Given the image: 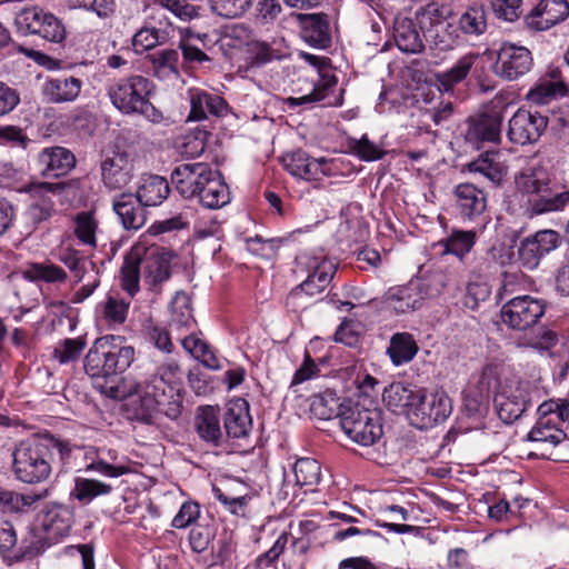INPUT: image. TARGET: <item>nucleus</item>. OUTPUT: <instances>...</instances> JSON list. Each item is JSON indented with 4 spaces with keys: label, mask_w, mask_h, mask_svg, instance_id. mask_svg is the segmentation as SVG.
I'll return each mask as SVG.
<instances>
[{
    "label": "nucleus",
    "mask_w": 569,
    "mask_h": 569,
    "mask_svg": "<svg viewBox=\"0 0 569 569\" xmlns=\"http://www.w3.org/2000/svg\"><path fill=\"white\" fill-rule=\"evenodd\" d=\"M178 370L179 366L173 360H167L136 383L133 397L138 403V419L149 423L154 413L170 419L180 416L181 396L176 387Z\"/></svg>",
    "instance_id": "f257e3e1"
},
{
    "label": "nucleus",
    "mask_w": 569,
    "mask_h": 569,
    "mask_svg": "<svg viewBox=\"0 0 569 569\" xmlns=\"http://www.w3.org/2000/svg\"><path fill=\"white\" fill-rule=\"evenodd\" d=\"M70 457V445L59 438L47 436L28 439L14 448L12 470L21 482L41 483L50 477L56 466L61 470Z\"/></svg>",
    "instance_id": "f03ea898"
},
{
    "label": "nucleus",
    "mask_w": 569,
    "mask_h": 569,
    "mask_svg": "<svg viewBox=\"0 0 569 569\" xmlns=\"http://www.w3.org/2000/svg\"><path fill=\"white\" fill-rule=\"evenodd\" d=\"M297 267L307 272V278L291 289L286 297V307L291 311H300L311 306L330 286L337 264L325 256L306 251L296 257Z\"/></svg>",
    "instance_id": "7ed1b4c3"
},
{
    "label": "nucleus",
    "mask_w": 569,
    "mask_h": 569,
    "mask_svg": "<svg viewBox=\"0 0 569 569\" xmlns=\"http://www.w3.org/2000/svg\"><path fill=\"white\" fill-rule=\"evenodd\" d=\"M152 90V82L140 74L112 80L106 87L110 102L119 112L126 116L141 114L158 122L162 116L150 102Z\"/></svg>",
    "instance_id": "20e7f679"
},
{
    "label": "nucleus",
    "mask_w": 569,
    "mask_h": 569,
    "mask_svg": "<svg viewBox=\"0 0 569 569\" xmlns=\"http://www.w3.org/2000/svg\"><path fill=\"white\" fill-rule=\"evenodd\" d=\"M448 276L433 270L421 278L411 279L403 286L391 287L385 295V302L396 313L419 310L429 298L439 296L448 286Z\"/></svg>",
    "instance_id": "39448f33"
},
{
    "label": "nucleus",
    "mask_w": 569,
    "mask_h": 569,
    "mask_svg": "<svg viewBox=\"0 0 569 569\" xmlns=\"http://www.w3.org/2000/svg\"><path fill=\"white\" fill-rule=\"evenodd\" d=\"M569 420V401L563 399L543 401L538 407V420L527 436V439L541 450L548 459L559 460L553 453L555 449L567 439L562 425Z\"/></svg>",
    "instance_id": "423d86ee"
},
{
    "label": "nucleus",
    "mask_w": 569,
    "mask_h": 569,
    "mask_svg": "<svg viewBox=\"0 0 569 569\" xmlns=\"http://www.w3.org/2000/svg\"><path fill=\"white\" fill-rule=\"evenodd\" d=\"M451 14L450 7L436 2L428 3L416 11V20L430 51L448 52L459 43L458 28L449 21Z\"/></svg>",
    "instance_id": "0eeeda50"
},
{
    "label": "nucleus",
    "mask_w": 569,
    "mask_h": 569,
    "mask_svg": "<svg viewBox=\"0 0 569 569\" xmlns=\"http://www.w3.org/2000/svg\"><path fill=\"white\" fill-rule=\"evenodd\" d=\"M339 421L349 439L363 447L373 446L383 436L382 412L377 407L349 405L339 412Z\"/></svg>",
    "instance_id": "6e6552de"
},
{
    "label": "nucleus",
    "mask_w": 569,
    "mask_h": 569,
    "mask_svg": "<svg viewBox=\"0 0 569 569\" xmlns=\"http://www.w3.org/2000/svg\"><path fill=\"white\" fill-rule=\"evenodd\" d=\"M538 398V390L528 381L515 385H503L495 395L493 403L498 417L505 423H512Z\"/></svg>",
    "instance_id": "1a4fd4ad"
},
{
    "label": "nucleus",
    "mask_w": 569,
    "mask_h": 569,
    "mask_svg": "<svg viewBox=\"0 0 569 569\" xmlns=\"http://www.w3.org/2000/svg\"><path fill=\"white\" fill-rule=\"evenodd\" d=\"M17 31L23 36L36 34L59 43L66 38V28L60 19L39 7L23 8L14 18Z\"/></svg>",
    "instance_id": "9d476101"
},
{
    "label": "nucleus",
    "mask_w": 569,
    "mask_h": 569,
    "mask_svg": "<svg viewBox=\"0 0 569 569\" xmlns=\"http://www.w3.org/2000/svg\"><path fill=\"white\" fill-rule=\"evenodd\" d=\"M101 179L109 190L128 186L134 177V154L117 141L100 164Z\"/></svg>",
    "instance_id": "9b49d317"
},
{
    "label": "nucleus",
    "mask_w": 569,
    "mask_h": 569,
    "mask_svg": "<svg viewBox=\"0 0 569 569\" xmlns=\"http://www.w3.org/2000/svg\"><path fill=\"white\" fill-rule=\"evenodd\" d=\"M533 68L531 51L521 44L503 41L492 66L493 73L503 81H517Z\"/></svg>",
    "instance_id": "f8f14e48"
},
{
    "label": "nucleus",
    "mask_w": 569,
    "mask_h": 569,
    "mask_svg": "<svg viewBox=\"0 0 569 569\" xmlns=\"http://www.w3.org/2000/svg\"><path fill=\"white\" fill-rule=\"evenodd\" d=\"M506 107L502 102L492 103L477 118L470 119L465 134L466 141L477 149L485 142L498 143Z\"/></svg>",
    "instance_id": "ddd939ff"
},
{
    "label": "nucleus",
    "mask_w": 569,
    "mask_h": 569,
    "mask_svg": "<svg viewBox=\"0 0 569 569\" xmlns=\"http://www.w3.org/2000/svg\"><path fill=\"white\" fill-rule=\"evenodd\" d=\"M546 312L542 300L525 295L510 299L501 308V319L513 330L533 327Z\"/></svg>",
    "instance_id": "4468645a"
},
{
    "label": "nucleus",
    "mask_w": 569,
    "mask_h": 569,
    "mask_svg": "<svg viewBox=\"0 0 569 569\" xmlns=\"http://www.w3.org/2000/svg\"><path fill=\"white\" fill-rule=\"evenodd\" d=\"M561 243L560 234L556 230H538L520 241L518 259L528 270H535L543 257L556 250Z\"/></svg>",
    "instance_id": "2eb2a0df"
},
{
    "label": "nucleus",
    "mask_w": 569,
    "mask_h": 569,
    "mask_svg": "<svg viewBox=\"0 0 569 569\" xmlns=\"http://www.w3.org/2000/svg\"><path fill=\"white\" fill-rule=\"evenodd\" d=\"M548 118L525 109H518L508 122V140L518 146L537 142L547 129Z\"/></svg>",
    "instance_id": "dca6fc26"
},
{
    "label": "nucleus",
    "mask_w": 569,
    "mask_h": 569,
    "mask_svg": "<svg viewBox=\"0 0 569 569\" xmlns=\"http://www.w3.org/2000/svg\"><path fill=\"white\" fill-rule=\"evenodd\" d=\"M213 169L206 162L178 164L171 172V183L184 199H194L207 177H213Z\"/></svg>",
    "instance_id": "f3484780"
},
{
    "label": "nucleus",
    "mask_w": 569,
    "mask_h": 569,
    "mask_svg": "<svg viewBox=\"0 0 569 569\" xmlns=\"http://www.w3.org/2000/svg\"><path fill=\"white\" fill-rule=\"evenodd\" d=\"M496 386L495 372L486 369L479 376L475 385H470L463 391V412L469 418L479 419L489 410V398L492 387Z\"/></svg>",
    "instance_id": "a211bd4d"
},
{
    "label": "nucleus",
    "mask_w": 569,
    "mask_h": 569,
    "mask_svg": "<svg viewBox=\"0 0 569 569\" xmlns=\"http://www.w3.org/2000/svg\"><path fill=\"white\" fill-rule=\"evenodd\" d=\"M456 206L465 221L485 223L486 193L473 183H459L453 191Z\"/></svg>",
    "instance_id": "6ab92c4d"
},
{
    "label": "nucleus",
    "mask_w": 569,
    "mask_h": 569,
    "mask_svg": "<svg viewBox=\"0 0 569 569\" xmlns=\"http://www.w3.org/2000/svg\"><path fill=\"white\" fill-rule=\"evenodd\" d=\"M188 99L190 102L188 120L190 121H202L210 116L221 118L229 112V106L222 97L203 89H189Z\"/></svg>",
    "instance_id": "aec40b11"
},
{
    "label": "nucleus",
    "mask_w": 569,
    "mask_h": 569,
    "mask_svg": "<svg viewBox=\"0 0 569 569\" xmlns=\"http://www.w3.org/2000/svg\"><path fill=\"white\" fill-rule=\"evenodd\" d=\"M568 16L569 3L567 0H540L525 17V23L531 30L543 31L563 21Z\"/></svg>",
    "instance_id": "412c9836"
},
{
    "label": "nucleus",
    "mask_w": 569,
    "mask_h": 569,
    "mask_svg": "<svg viewBox=\"0 0 569 569\" xmlns=\"http://www.w3.org/2000/svg\"><path fill=\"white\" fill-rule=\"evenodd\" d=\"M82 87L81 79L62 74L47 78L41 86V93L49 103H70L79 98Z\"/></svg>",
    "instance_id": "4be33fe9"
},
{
    "label": "nucleus",
    "mask_w": 569,
    "mask_h": 569,
    "mask_svg": "<svg viewBox=\"0 0 569 569\" xmlns=\"http://www.w3.org/2000/svg\"><path fill=\"white\" fill-rule=\"evenodd\" d=\"M282 163L291 176L307 181L318 180L321 176L328 174L325 169L328 160L326 158H311L302 149H297L284 154L282 157Z\"/></svg>",
    "instance_id": "5701e85b"
},
{
    "label": "nucleus",
    "mask_w": 569,
    "mask_h": 569,
    "mask_svg": "<svg viewBox=\"0 0 569 569\" xmlns=\"http://www.w3.org/2000/svg\"><path fill=\"white\" fill-rule=\"evenodd\" d=\"M174 254L164 247H151L141 259L143 278L150 286L167 281L171 276V260Z\"/></svg>",
    "instance_id": "b1692460"
},
{
    "label": "nucleus",
    "mask_w": 569,
    "mask_h": 569,
    "mask_svg": "<svg viewBox=\"0 0 569 569\" xmlns=\"http://www.w3.org/2000/svg\"><path fill=\"white\" fill-rule=\"evenodd\" d=\"M468 172L478 174L492 186H500L508 173V166L496 150L486 151L466 164Z\"/></svg>",
    "instance_id": "393cba45"
},
{
    "label": "nucleus",
    "mask_w": 569,
    "mask_h": 569,
    "mask_svg": "<svg viewBox=\"0 0 569 569\" xmlns=\"http://www.w3.org/2000/svg\"><path fill=\"white\" fill-rule=\"evenodd\" d=\"M41 174L60 177L76 166L74 154L67 148L53 146L42 149L37 156Z\"/></svg>",
    "instance_id": "a878e982"
},
{
    "label": "nucleus",
    "mask_w": 569,
    "mask_h": 569,
    "mask_svg": "<svg viewBox=\"0 0 569 569\" xmlns=\"http://www.w3.org/2000/svg\"><path fill=\"white\" fill-rule=\"evenodd\" d=\"M224 437L244 439L252 428L249 405L244 399L230 401L223 416Z\"/></svg>",
    "instance_id": "bb28decb"
},
{
    "label": "nucleus",
    "mask_w": 569,
    "mask_h": 569,
    "mask_svg": "<svg viewBox=\"0 0 569 569\" xmlns=\"http://www.w3.org/2000/svg\"><path fill=\"white\" fill-rule=\"evenodd\" d=\"M73 509L60 503L49 505L43 511L41 526L48 539L59 540L70 533L73 525Z\"/></svg>",
    "instance_id": "cd10ccee"
},
{
    "label": "nucleus",
    "mask_w": 569,
    "mask_h": 569,
    "mask_svg": "<svg viewBox=\"0 0 569 569\" xmlns=\"http://www.w3.org/2000/svg\"><path fill=\"white\" fill-rule=\"evenodd\" d=\"M126 458L116 449L100 447L96 450V458L86 466L84 471L98 472L108 478H118L131 472L124 462Z\"/></svg>",
    "instance_id": "c85d7f7f"
},
{
    "label": "nucleus",
    "mask_w": 569,
    "mask_h": 569,
    "mask_svg": "<svg viewBox=\"0 0 569 569\" xmlns=\"http://www.w3.org/2000/svg\"><path fill=\"white\" fill-rule=\"evenodd\" d=\"M419 23L407 17H397L393 23V39L399 50L405 53H420L425 49L423 34Z\"/></svg>",
    "instance_id": "c756f323"
},
{
    "label": "nucleus",
    "mask_w": 569,
    "mask_h": 569,
    "mask_svg": "<svg viewBox=\"0 0 569 569\" xmlns=\"http://www.w3.org/2000/svg\"><path fill=\"white\" fill-rule=\"evenodd\" d=\"M129 308L130 300L123 298L119 292L112 291L97 305L96 315L106 326L116 329L126 322Z\"/></svg>",
    "instance_id": "7c9ffc66"
},
{
    "label": "nucleus",
    "mask_w": 569,
    "mask_h": 569,
    "mask_svg": "<svg viewBox=\"0 0 569 569\" xmlns=\"http://www.w3.org/2000/svg\"><path fill=\"white\" fill-rule=\"evenodd\" d=\"M207 177L194 199L208 209H220L230 202V191L218 170Z\"/></svg>",
    "instance_id": "2f4dec72"
},
{
    "label": "nucleus",
    "mask_w": 569,
    "mask_h": 569,
    "mask_svg": "<svg viewBox=\"0 0 569 569\" xmlns=\"http://www.w3.org/2000/svg\"><path fill=\"white\" fill-rule=\"evenodd\" d=\"M113 210L127 230H138L146 223L144 206L132 193H122L113 201Z\"/></svg>",
    "instance_id": "473e14b6"
},
{
    "label": "nucleus",
    "mask_w": 569,
    "mask_h": 569,
    "mask_svg": "<svg viewBox=\"0 0 569 569\" xmlns=\"http://www.w3.org/2000/svg\"><path fill=\"white\" fill-rule=\"evenodd\" d=\"M199 438L207 445L220 447L224 441V433L220 426L219 412L211 406L202 407L194 421Z\"/></svg>",
    "instance_id": "72a5a7b5"
},
{
    "label": "nucleus",
    "mask_w": 569,
    "mask_h": 569,
    "mask_svg": "<svg viewBox=\"0 0 569 569\" xmlns=\"http://www.w3.org/2000/svg\"><path fill=\"white\" fill-rule=\"evenodd\" d=\"M382 400L392 412L408 417L413 401H418V390L402 382H393L385 388Z\"/></svg>",
    "instance_id": "f704fd0d"
},
{
    "label": "nucleus",
    "mask_w": 569,
    "mask_h": 569,
    "mask_svg": "<svg viewBox=\"0 0 569 569\" xmlns=\"http://www.w3.org/2000/svg\"><path fill=\"white\" fill-rule=\"evenodd\" d=\"M307 42L318 48H327L330 42L329 23L325 13L299 14Z\"/></svg>",
    "instance_id": "c9c22d12"
},
{
    "label": "nucleus",
    "mask_w": 569,
    "mask_h": 569,
    "mask_svg": "<svg viewBox=\"0 0 569 569\" xmlns=\"http://www.w3.org/2000/svg\"><path fill=\"white\" fill-rule=\"evenodd\" d=\"M104 346L106 339L98 338L84 357V371L91 379L109 380L113 378Z\"/></svg>",
    "instance_id": "e433bc0d"
},
{
    "label": "nucleus",
    "mask_w": 569,
    "mask_h": 569,
    "mask_svg": "<svg viewBox=\"0 0 569 569\" xmlns=\"http://www.w3.org/2000/svg\"><path fill=\"white\" fill-rule=\"evenodd\" d=\"M169 192V183L164 178L150 174L142 179L136 197L144 207H156L167 199Z\"/></svg>",
    "instance_id": "4c0bfd02"
},
{
    "label": "nucleus",
    "mask_w": 569,
    "mask_h": 569,
    "mask_svg": "<svg viewBox=\"0 0 569 569\" xmlns=\"http://www.w3.org/2000/svg\"><path fill=\"white\" fill-rule=\"evenodd\" d=\"M106 339V351L109 359V369H111L112 377H117L123 373L134 360V349L131 346H121L117 343L120 341V337L104 336Z\"/></svg>",
    "instance_id": "58836bf2"
},
{
    "label": "nucleus",
    "mask_w": 569,
    "mask_h": 569,
    "mask_svg": "<svg viewBox=\"0 0 569 569\" xmlns=\"http://www.w3.org/2000/svg\"><path fill=\"white\" fill-rule=\"evenodd\" d=\"M172 28L170 26L156 27L146 24L140 28L132 38V47L137 53L151 50L161 46L171 38Z\"/></svg>",
    "instance_id": "ea45409f"
},
{
    "label": "nucleus",
    "mask_w": 569,
    "mask_h": 569,
    "mask_svg": "<svg viewBox=\"0 0 569 569\" xmlns=\"http://www.w3.org/2000/svg\"><path fill=\"white\" fill-rule=\"evenodd\" d=\"M112 490V486L103 481L91 478L77 477L74 478V486L70 492V496L81 505L86 506L98 497L110 495Z\"/></svg>",
    "instance_id": "a19ab883"
},
{
    "label": "nucleus",
    "mask_w": 569,
    "mask_h": 569,
    "mask_svg": "<svg viewBox=\"0 0 569 569\" xmlns=\"http://www.w3.org/2000/svg\"><path fill=\"white\" fill-rule=\"evenodd\" d=\"M48 491L42 493H19L11 490L0 489V512L3 515L22 513L28 511L37 501L47 497Z\"/></svg>",
    "instance_id": "79ce46f5"
},
{
    "label": "nucleus",
    "mask_w": 569,
    "mask_h": 569,
    "mask_svg": "<svg viewBox=\"0 0 569 569\" xmlns=\"http://www.w3.org/2000/svg\"><path fill=\"white\" fill-rule=\"evenodd\" d=\"M479 53L469 52L457 60V62L447 71L437 74L439 87L445 91H450L452 88L465 80L469 74L471 68L479 59Z\"/></svg>",
    "instance_id": "37998d69"
},
{
    "label": "nucleus",
    "mask_w": 569,
    "mask_h": 569,
    "mask_svg": "<svg viewBox=\"0 0 569 569\" xmlns=\"http://www.w3.org/2000/svg\"><path fill=\"white\" fill-rule=\"evenodd\" d=\"M458 32L465 36L479 37L487 30V10L483 4H471L460 14Z\"/></svg>",
    "instance_id": "c03bdc74"
},
{
    "label": "nucleus",
    "mask_w": 569,
    "mask_h": 569,
    "mask_svg": "<svg viewBox=\"0 0 569 569\" xmlns=\"http://www.w3.org/2000/svg\"><path fill=\"white\" fill-rule=\"evenodd\" d=\"M569 206V190L552 191L550 186L546 192L529 199V209L535 214L561 211Z\"/></svg>",
    "instance_id": "a18cd8bd"
},
{
    "label": "nucleus",
    "mask_w": 569,
    "mask_h": 569,
    "mask_svg": "<svg viewBox=\"0 0 569 569\" xmlns=\"http://www.w3.org/2000/svg\"><path fill=\"white\" fill-rule=\"evenodd\" d=\"M336 82L325 81L313 84L309 93L299 97H288L286 104L289 109L302 107L303 109L312 108L317 103L321 106H332L331 101H327L329 94L333 91Z\"/></svg>",
    "instance_id": "49530a36"
},
{
    "label": "nucleus",
    "mask_w": 569,
    "mask_h": 569,
    "mask_svg": "<svg viewBox=\"0 0 569 569\" xmlns=\"http://www.w3.org/2000/svg\"><path fill=\"white\" fill-rule=\"evenodd\" d=\"M418 350V345L411 333L397 332L390 339L388 355L396 366H400L411 361Z\"/></svg>",
    "instance_id": "de8ad7c7"
},
{
    "label": "nucleus",
    "mask_w": 569,
    "mask_h": 569,
    "mask_svg": "<svg viewBox=\"0 0 569 569\" xmlns=\"http://www.w3.org/2000/svg\"><path fill=\"white\" fill-rule=\"evenodd\" d=\"M516 186L522 193L530 194L535 198L547 191L550 181L542 168L532 167L523 169L516 177Z\"/></svg>",
    "instance_id": "09e8293b"
},
{
    "label": "nucleus",
    "mask_w": 569,
    "mask_h": 569,
    "mask_svg": "<svg viewBox=\"0 0 569 569\" xmlns=\"http://www.w3.org/2000/svg\"><path fill=\"white\" fill-rule=\"evenodd\" d=\"M73 233L78 241L91 248L97 246L98 220L94 211H80L72 218Z\"/></svg>",
    "instance_id": "8fccbe9b"
},
{
    "label": "nucleus",
    "mask_w": 569,
    "mask_h": 569,
    "mask_svg": "<svg viewBox=\"0 0 569 569\" xmlns=\"http://www.w3.org/2000/svg\"><path fill=\"white\" fill-rule=\"evenodd\" d=\"M153 74L161 79L178 78L179 76V52L174 49L157 51L150 56Z\"/></svg>",
    "instance_id": "3c124183"
},
{
    "label": "nucleus",
    "mask_w": 569,
    "mask_h": 569,
    "mask_svg": "<svg viewBox=\"0 0 569 569\" xmlns=\"http://www.w3.org/2000/svg\"><path fill=\"white\" fill-rule=\"evenodd\" d=\"M59 261L70 270L77 282L81 281L89 271L99 274L96 263L78 250L70 248L61 250Z\"/></svg>",
    "instance_id": "603ef678"
},
{
    "label": "nucleus",
    "mask_w": 569,
    "mask_h": 569,
    "mask_svg": "<svg viewBox=\"0 0 569 569\" xmlns=\"http://www.w3.org/2000/svg\"><path fill=\"white\" fill-rule=\"evenodd\" d=\"M141 257L138 251L130 252L123 261L120 271L122 289L130 298L139 291Z\"/></svg>",
    "instance_id": "864d4df0"
},
{
    "label": "nucleus",
    "mask_w": 569,
    "mask_h": 569,
    "mask_svg": "<svg viewBox=\"0 0 569 569\" xmlns=\"http://www.w3.org/2000/svg\"><path fill=\"white\" fill-rule=\"evenodd\" d=\"M253 0H208L210 12L221 19H239L252 8Z\"/></svg>",
    "instance_id": "5fc2aeb1"
},
{
    "label": "nucleus",
    "mask_w": 569,
    "mask_h": 569,
    "mask_svg": "<svg viewBox=\"0 0 569 569\" xmlns=\"http://www.w3.org/2000/svg\"><path fill=\"white\" fill-rule=\"evenodd\" d=\"M568 93L566 83H550L540 79L539 82L529 90L527 99L538 106L548 104L551 100L565 97Z\"/></svg>",
    "instance_id": "6e6d98bb"
},
{
    "label": "nucleus",
    "mask_w": 569,
    "mask_h": 569,
    "mask_svg": "<svg viewBox=\"0 0 569 569\" xmlns=\"http://www.w3.org/2000/svg\"><path fill=\"white\" fill-rule=\"evenodd\" d=\"M182 347L193 358L200 360L209 369H219L220 363L209 346L194 335H189L181 340Z\"/></svg>",
    "instance_id": "4d7b16f0"
},
{
    "label": "nucleus",
    "mask_w": 569,
    "mask_h": 569,
    "mask_svg": "<svg viewBox=\"0 0 569 569\" xmlns=\"http://www.w3.org/2000/svg\"><path fill=\"white\" fill-rule=\"evenodd\" d=\"M343 407H349V405L339 403V399L336 398L333 392L313 396L310 405L313 415L323 420H328L336 415L339 417Z\"/></svg>",
    "instance_id": "13d9d810"
},
{
    "label": "nucleus",
    "mask_w": 569,
    "mask_h": 569,
    "mask_svg": "<svg viewBox=\"0 0 569 569\" xmlns=\"http://www.w3.org/2000/svg\"><path fill=\"white\" fill-rule=\"evenodd\" d=\"M293 473L298 486H313L320 481L321 468L315 459L300 458L293 465Z\"/></svg>",
    "instance_id": "bf43d9fd"
},
{
    "label": "nucleus",
    "mask_w": 569,
    "mask_h": 569,
    "mask_svg": "<svg viewBox=\"0 0 569 569\" xmlns=\"http://www.w3.org/2000/svg\"><path fill=\"white\" fill-rule=\"evenodd\" d=\"M57 198L62 203H78L86 197L84 180L69 179L67 181L52 182Z\"/></svg>",
    "instance_id": "052dcab7"
},
{
    "label": "nucleus",
    "mask_w": 569,
    "mask_h": 569,
    "mask_svg": "<svg viewBox=\"0 0 569 569\" xmlns=\"http://www.w3.org/2000/svg\"><path fill=\"white\" fill-rule=\"evenodd\" d=\"M475 242V231H453L445 241V252L455 254L462 260L470 252Z\"/></svg>",
    "instance_id": "680f3d73"
},
{
    "label": "nucleus",
    "mask_w": 569,
    "mask_h": 569,
    "mask_svg": "<svg viewBox=\"0 0 569 569\" xmlns=\"http://www.w3.org/2000/svg\"><path fill=\"white\" fill-rule=\"evenodd\" d=\"M171 326L178 328H190L194 323L189 297L183 293H177L171 302Z\"/></svg>",
    "instance_id": "e2e57ef3"
},
{
    "label": "nucleus",
    "mask_w": 569,
    "mask_h": 569,
    "mask_svg": "<svg viewBox=\"0 0 569 569\" xmlns=\"http://www.w3.org/2000/svg\"><path fill=\"white\" fill-rule=\"evenodd\" d=\"M430 395H425L421 390H418V401H413L412 410L408 415L410 423L419 429H427L432 427L430 413Z\"/></svg>",
    "instance_id": "0e129e2a"
},
{
    "label": "nucleus",
    "mask_w": 569,
    "mask_h": 569,
    "mask_svg": "<svg viewBox=\"0 0 569 569\" xmlns=\"http://www.w3.org/2000/svg\"><path fill=\"white\" fill-rule=\"evenodd\" d=\"M24 190L28 193L29 202L54 210L57 194L52 182H31L24 187Z\"/></svg>",
    "instance_id": "69168bd1"
},
{
    "label": "nucleus",
    "mask_w": 569,
    "mask_h": 569,
    "mask_svg": "<svg viewBox=\"0 0 569 569\" xmlns=\"http://www.w3.org/2000/svg\"><path fill=\"white\" fill-rule=\"evenodd\" d=\"M29 273L34 280L48 283H62L67 280V272L52 262L32 263Z\"/></svg>",
    "instance_id": "338daca9"
},
{
    "label": "nucleus",
    "mask_w": 569,
    "mask_h": 569,
    "mask_svg": "<svg viewBox=\"0 0 569 569\" xmlns=\"http://www.w3.org/2000/svg\"><path fill=\"white\" fill-rule=\"evenodd\" d=\"M279 58L278 52L267 42H256L250 48L247 68L259 69Z\"/></svg>",
    "instance_id": "774afa93"
}]
</instances>
